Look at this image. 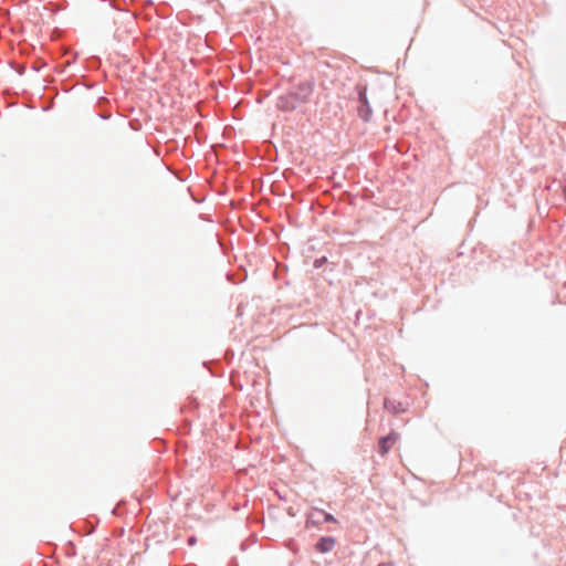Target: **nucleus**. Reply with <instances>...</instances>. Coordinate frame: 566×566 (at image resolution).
Segmentation results:
<instances>
[{"mask_svg":"<svg viewBox=\"0 0 566 566\" xmlns=\"http://www.w3.org/2000/svg\"><path fill=\"white\" fill-rule=\"evenodd\" d=\"M399 439V433L391 430L388 434L378 439V453L385 457L391 449L392 444Z\"/></svg>","mask_w":566,"mask_h":566,"instance_id":"20e7f679","label":"nucleus"},{"mask_svg":"<svg viewBox=\"0 0 566 566\" xmlns=\"http://www.w3.org/2000/svg\"><path fill=\"white\" fill-rule=\"evenodd\" d=\"M335 516L321 509H313L307 516V524L336 523Z\"/></svg>","mask_w":566,"mask_h":566,"instance_id":"7ed1b4c3","label":"nucleus"},{"mask_svg":"<svg viewBox=\"0 0 566 566\" xmlns=\"http://www.w3.org/2000/svg\"><path fill=\"white\" fill-rule=\"evenodd\" d=\"M486 13H488L489 15H491V17L493 15V12H491V11H486Z\"/></svg>","mask_w":566,"mask_h":566,"instance_id":"ddd939ff","label":"nucleus"},{"mask_svg":"<svg viewBox=\"0 0 566 566\" xmlns=\"http://www.w3.org/2000/svg\"><path fill=\"white\" fill-rule=\"evenodd\" d=\"M326 262H327V258H326V256L317 258V259H315V261H314V268H315V269H319V268H322Z\"/></svg>","mask_w":566,"mask_h":566,"instance_id":"0eeeda50","label":"nucleus"},{"mask_svg":"<svg viewBox=\"0 0 566 566\" xmlns=\"http://www.w3.org/2000/svg\"><path fill=\"white\" fill-rule=\"evenodd\" d=\"M197 542V538L195 536H191L188 538V544L191 546Z\"/></svg>","mask_w":566,"mask_h":566,"instance_id":"9d476101","label":"nucleus"},{"mask_svg":"<svg viewBox=\"0 0 566 566\" xmlns=\"http://www.w3.org/2000/svg\"><path fill=\"white\" fill-rule=\"evenodd\" d=\"M336 544V539L333 536H322L318 538V541L315 543V549L316 552L321 554L329 553Z\"/></svg>","mask_w":566,"mask_h":566,"instance_id":"39448f33","label":"nucleus"},{"mask_svg":"<svg viewBox=\"0 0 566 566\" xmlns=\"http://www.w3.org/2000/svg\"><path fill=\"white\" fill-rule=\"evenodd\" d=\"M357 90V101H358V107L357 113L361 120L365 123L369 122L373 115V109L369 104L368 97H367V87L363 85H358L356 87Z\"/></svg>","mask_w":566,"mask_h":566,"instance_id":"f03ea898","label":"nucleus"},{"mask_svg":"<svg viewBox=\"0 0 566 566\" xmlns=\"http://www.w3.org/2000/svg\"><path fill=\"white\" fill-rule=\"evenodd\" d=\"M84 86L86 88L91 90L94 86V84H92V83H84Z\"/></svg>","mask_w":566,"mask_h":566,"instance_id":"f8f14e48","label":"nucleus"},{"mask_svg":"<svg viewBox=\"0 0 566 566\" xmlns=\"http://www.w3.org/2000/svg\"><path fill=\"white\" fill-rule=\"evenodd\" d=\"M111 116H112V114H111V113H108V112H103V113H101V114H99V117H101L102 119H104V120L109 119V118H111Z\"/></svg>","mask_w":566,"mask_h":566,"instance_id":"1a4fd4ad","label":"nucleus"},{"mask_svg":"<svg viewBox=\"0 0 566 566\" xmlns=\"http://www.w3.org/2000/svg\"><path fill=\"white\" fill-rule=\"evenodd\" d=\"M384 407L387 411L395 413V415L405 412L407 409V406L405 403H402L401 401L395 400V399H390V398H385Z\"/></svg>","mask_w":566,"mask_h":566,"instance_id":"423d86ee","label":"nucleus"},{"mask_svg":"<svg viewBox=\"0 0 566 566\" xmlns=\"http://www.w3.org/2000/svg\"><path fill=\"white\" fill-rule=\"evenodd\" d=\"M377 566H392V564L389 562H382V563H379Z\"/></svg>","mask_w":566,"mask_h":566,"instance_id":"9b49d317","label":"nucleus"},{"mask_svg":"<svg viewBox=\"0 0 566 566\" xmlns=\"http://www.w3.org/2000/svg\"><path fill=\"white\" fill-rule=\"evenodd\" d=\"M313 90L314 83L312 81L300 82L294 90L289 91L277 98L276 106L282 112H293L301 104H305L310 101Z\"/></svg>","mask_w":566,"mask_h":566,"instance_id":"f257e3e1","label":"nucleus"},{"mask_svg":"<svg viewBox=\"0 0 566 566\" xmlns=\"http://www.w3.org/2000/svg\"><path fill=\"white\" fill-rule=\"evenodd\" d=\"M481 2H482V4H481L482 8L488 7V8L492 9L493 4H494V0H481Z\"/></svg>","mask_w":566,"mask_h":566,"instance_id":"6e6552de","label":"nucleus"}]
</instances>
